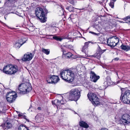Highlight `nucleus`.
I'll list each match as a JSON object with an SVG mask.
<instances>
[{
	"label": "nucleus",
	"mask_w": 130,
	"mask_h": 130,
	"mask_svg": "<svg viewBox=\"0 0 130 130\" xmlns=\"http://www.w3.org/2000/svg\"><path fill=\"white\" fill-rule=\"evenodd\" d=\"M77 73L76 68L71 70H67L61 71L59 76L62 79L69 82H72L74 79L75 74Z\"/></svg>",
	"instance_id": "obj_1"
},
{
	"label": "nucleus",
	"mask_w": 130,
	"mask_h": 130,
	"mask_svg": "<svg viewBox=\"0 0 130 130\" xmlns=\"http://www.w3.org/2000/svg\"><path fill=\"white\" fill-rule=\"evenodd\" d=\"M47 12H45L43 9L40 7H37L35 10V13L37 17L41 22L44 23L46 21L45 14Z\"/></svg>",
	"instance_id": "obj_2"
},
{
	"label": "nucleus",
	"mask_w": 130,
	"mask_h": 130,
	"mask_svg": "<svg viewBox=\"0 0 130 130\" xmlns=\"http://www.w3.org/2000/svg\"><path fill=\"white\" fill-rule=\"evenodd\" d=\"M30 84L28 83H25L22 84L19 86L18 90L19 92L23 94H27L32 89Z\"/></svg>",
	"instance_id": "obj_3"
},
{
	"label": "nucleus",
	"mask_w": 130,
	"mask_h": 130,
	"mask_svg": "<svg viewBox=\"0 0 130 130\" xmlns=\"http://www.w3.org/2000/svg\"><path fill=\"white\" fill-rule=\"evenodd\" d=\"M80 96V91L77 89H72L70 92L68 98L71 101H77Z\"/></svg>",
	"instance_id": "obj_4"
},
{
	"label": "nucleus",
	"mask_w": 130,
	"mask_h": 130,
	"mask_svg": "<svg viewBox=\"0 0 130 130\" xmlns=\"http://www.w3.org/2000/svg\"><path fill=\"white\" fill-rule=\"evenodd\" d=\"M18 70L17 67L16 66L8 64L4 67L2 71L7 74L12 75L16 72Z\"/></svg>",
	"instance_id": "obj_5"
},
{
	"label": "nucleus",
	"mask_w": 130,
	"mask_h": 130,
	"mask_svg": "<svg viewBox=\"0 0 130 130\" xmlns=\"http://www.w3.org/2000/svg\"><path fill=\"white\" fill-rule=\"evenodd\" d=\"M120 100L124 103H130V91H126L124 94H122Z\"/></svg>",
	"instance_id": "obj_6"
},
{
	"label": "nucleus",
	"mask_w": 130,
	"mask_h": 130,
	"mask_svg": "<svg viewBox=\"0 0 130 130\" xmlns=\"http://www.w3.org/2000/svg\"><path fill=\"white\" fill-rule=\"evenodd\" d=\"M87 96L89 99L95 106L99 104V99L94 93H88Z\"/></svg>",
	"instance_id": "obj_7"
},
{
	"label": "nucleus",
	"mask_w": 130,
	"mask_h": 130,
	"mask_svg": "<svg viewBox=\"0 0 130 130\" xmlns=\"http://www.w3.org/2000/svg\"><path fill=\"white\" fill-rule=\"evenodd\" d=\"M121 124L126 125L130 123V116L127 113L123 115L120 120Z\"/></svg>",
	"instance_id": "obj_8"
},
{
	"label": "nucleus",
	"mask_w": 130,
	"mask_h": 130,
	"mask_svg": "<svg viewBox=\"0 0 130 130\" xmlns=\"http://www.w3.org/2000/svg\"><path fill=\"white\" fill-rule=\"evenodd\" d=\"M59 78L57 76L55 75H51L47 80V83L50 84H56L59 80Z\"/></svg>",
	"instance_id": "obj_9"
},
{
	"label": "nucleus",
	"mask_w": 130,
	"mask_h": 130,
	"mask_svg": "<svg viewBox=\"0 0 130 130\" xmlns=\"http://www.w3.org/2000/svg\"><path fill=\"white\" fill-rule=\"evenodd\" d=\"M7 101L10 103H12L14 102L16 98V95L13 94L11 92L7 93L6 95Z\"/></svg>",
	"instance_id": "obj_10"
},
{
	"label": "nucleus",
	"mask_w": 130,
	"mask_h": 130,
	"mask_svg": "<svg viewBox=\"0 0 130 130\" xmlns=\"http://www.w3.org/2000/svg\"><path fill=\"white\" fill-rule=\"evenodd\" d=\"M90 78L92 81L95 82L99 79L100 76H97L94 72L91 71L90 72Z\"/></svg>",
	"instance_id": "obj_11"
},
{
	"label": "nucleus",
	"mask_w": 130,
	"mask_h": 130,
	"mask_svg": "<svg viewBox=\"0 0 130 130\" xmlns=\"http://www.w3.org/2000/svg\"><path fill=\"white\" fill-rule=\"evenodd\" d=\"M103 52V51H102L100 48V47L99 46L98 50L96 53L92 55V56L94 57L99 59L101 57V55Z\"/></svg>",
	"instance_id": "obj_12"
},
{
	"label": "nucleus",
	"mask_w": 130,
	"mask_h": 130,
	"mask_svg": "<svg viewBox=\"0 0 130 130\" xmlns=\"http://www.w3.org/2000/svg\"><path fill=\"white\" fill-rule=\"evenodd\" d=\"M33 57L31 53H27L26 54L24 55V57L22 58V60L24 61H28L31 59Z\"/></svg>",
	"instance_id": "obj_13"
},
{
	"label": "nucleus",
	"mask_w": 130,
	"mask_h": 130,
	"mask_svg": "<svg viewBox=\"0 0 130 130\" xmlns=\"http://www.w3.org/2000/svg\"><path fill=\"white\" fill-rule=\"evenodd\" d=\"M108 45L111 47H113L117 45V43L113 41L112 38H109L107 41Z\"/></svg>",
	"instance_id": "obj_14"
},
{
	"label": "nucleus",
	"mask_w": 130,
	"mask_h": 130,
	"mask_svg": "<svg viewBox=\"0 0 130 130\" xmlns=\"http://www.w3.org/2000/svg\"><path fill=\"white\" fill-rule=\"evenodd\" d=\"M20 42H15L14 44V47L15 48H19L25 42V40L23 41V39H21L20 41Z\"/></svg>",
	"instance_id": "obj_15"
},
{
	"label": "nucleus",
	"mask_w": 130,
	"mask_h": 130,
	"mask_svg": "<svg viewBox=\"0 0 130 130\" xmlns=\"http://www.w3.org/2000/svg\"><path fill=\"white\" fill-rule=\"evenodd\" d=\"M35 119L38 122H41L43 120V116L41 114L39 113L35 117Z\"/></svg>",
	"instance_id": "obj_16"
},
{
	"label": "nucleus",
	"mask_w": 130,
	"mask_h": 130,
	"mask_svg": "<svg viewBox=\"0 0 130 130\" xmlns=\"http://www.w3.org/2000/svg\"><path fill=\"white\" fill-rule=\"evenodd\" d=\"M79 124L81 127L86 128H88L89 127L88 124L87 123L82 121H81L79 122Z\"/></svg>",
	"instance_id": "obj_17"
},
{
	"label": "nucleus",
	"mask_w": 130,
	"mask_h": 130,
	"mask_svg": "<svg viewBox=\"0 0 130 130\" xmlns=\"http://www.w3.org/2000/svg\"><path fill=\"white\" fill-rule=\"evenodd\" d=\"M120 47L122 50H124L126 51L130 50V46L127 45H124L122 44L120 46Z\"/></svg>",
	"instance_id": "obj_18"
},
{
	"label": "nucleus",
	"mask_w": 130,
	"mask_h": 130,
	"mask_svg": "<svg viewBox=\"0 0 130 130\" xmlns=\"http://www.w3.org/2000/svg\"><path fill=\"white\" fill-rule=\"evenodd\" d=\"M90 42H86L85 43L84 45L83 46L82 51L84 52H85L87 50L88 46V45Z\"/></svg>",
	"instance_id": "obj_19"
},
{
	"label": "nucleus",
	"mask_w": 130,
	"mask_h": 130,
	"mask_svg": "<svg viewBox=\"0 0 130 130\" xmlns=\"http://www.w3.org/2000/svg\"><path fill=\"white\" fill-rule=\"evenodd\" d=\"M52 103L53 105H55L56 106H59L61 104V101L57 99L52 101Z\"/></svg>",
	"instance_id": "obj_20"
},
{
	"label": "nucleus",
	"mask_w": 130,
	"mask_h": 130,
	"mask_svg": "<svg viewBox=\"0 0 130 130\" xmlns=\"http://www.w3.org/2000/svg\"><path fill=\"white\" fill-rule=\"evenodd\" d=\"M62 51L63 52V55H64L66 58H70L73 55L70 52H68L66 54H64V52H66L64 51L63 50Z\"/></svg>",
	"instance_id": "obj_21"
},
{
	"label": "nucleus",
	"mask_w": 130,
	"mask_h": 130,
	"mask_svg": "<svg viewBox=\"0 0 130 130\" xmlns=\"http://www.w3.org/2000/svg\"><path fill=\"white\" fill-rule=\"evenodd\" d=\"M41 51L43 53L47 55H48L50 53V50L49 49H45L42 48L41 49Z\"/></svg>",
	"instance_id": "obj_22"
},
{
	"label": "nucleus",
	"mask_w": 130,
	"mask_h": 130,
	"mask_svg": "<svg viewBox=\"0 0 130 130\" xmlns=\"http://www.w3.org/2000/svg\"><path fill=\"white\" fill-rule=\"evenodd\" d=\"M28 128L26 127V126L22 124L19 126L18 127L19 130H25Z\"/></svg>",
	"instance_id": "obj_23"
},
{
	"label": "nucleus",
	"mask_w": 130,
	"mask_h": 130,
	"mask_svg": "<svg viewBox=\"0 0 130 130\" xmlns=\"http://www.w3.org/2000/svg\"><path fill=\"white\" fill-rule=\"evenodd\" d=\"M5 125V127H6V128H5L4 130H7V129L9 128L12 126L11 124L9 122H7Z\"/></svg>",
	"instance_id": "obj_24"
},
{
	"label": "nucleus",
	"mask_w": 130,
	"mask_h": 130,
	"mask_svg": "<svg viewBox=\"0 0 130 130\" xmlns=\"http://www.w3.org/2000/svg\"><path fill=\"white\" fill-rule=\"evenodd\" d=\"M77 17V15L76 14H72L70 15L69 18H70L71 21H72V20L76 18Z\"/></svg>",
	"instance_id": "obj_25"
},
{
	"label": "nucleus",
	"mask_w": 130,
	"mask_h": 130,
	"mask_svg": "<svg viewBox=\"0 0 130 130\" xmlns=\"http://www.w3.org/2000/svg\"><path fill=\"white\" fill-rule=\"evenodd\" d=\"M18 115L19 117H21L22 118L24 119L27 121V119L26 118V117L24 114L22 113H20Z\"/></svg>",
	"instance_id": "obj_26"
},
{
	"label": "nucleus",
	"mask_w": 130,
	"mask_h": 130,
	"mask_svg": "<svg viewBox=\"0 0 130 130\" xmlns=\"http://www.w3.org/2000/svg\"><path fill=\"white\" fill-rule=\"evenodd\" d=\"M60 8L61 9V10H60V12L61 13V14H60V15H63L64 13V10L63 8L62 7V6H61L60 7Z\"/></svg>",
	"instance_id": "obj_27"
},
{
	"label": "nucleus",
	"mask_w": 130,
	"mask_h": 130,
	"mask_svg": "<svg viewBox=\"0 0 130 130\" xmlns=\"http://www.w3.org/2000/svg\"><path fill=\"white\" fill-rule=\"evenodd\" d=\"M67 38L66 37H63L62 38H61L60 37L58 36L57 40H56L57 41H61L62 39Z\"/></svg>",
	"instance_id": "obj_28"
},
{
	"label": "nucleus",
	"mask_w": 130,
	"mask_h": 130,
	"mask_svg": "<svg viewBox=\"0 0 130 130\" xmlns=\"http://www.w3.org/2000/svg\"><path fill=\"white\" fill-rule=\"evenodd\" d=\"M109 5L112 8H113L114 7V3H113V2H112L111 1L109 4Z\"/></svg>",
	"instance_id": "obj_29"
},
{
	"label": "nucleus",
	"mask_w": 130,
	"mask_h": 130,
	"mask_svg": "<svg viewBox=\"0 0 130 130\" xmlns=\"http://www.w3.org/2000/svg\"><path fill=\"white\" fill-rule=\"evenodd\" d=\"M49 36H53V38L54 39H55L56 40H57V38L58 36H55V35H49Z\"/></svg>",
	"instance_id": "obj_30"
},
{
	"label": "nucleus",
	"mask_w": 130,
	"mask_h": 130,
	"mask_svg": "<svg viewBox=\"0 0 130 130\" xmlns=\"http://www.w3.org/2000/svg\"><path fill=\"white\" fill-rule=\"evenodd\" d=\"M103 87H99V89L100 90H103L105 88L104 86H103Z\"/></svg>",
	"instance_id": "obj_31"
},
{
	"label": "nucleus",
	"mask_w": 130,
	"mask_h": 130,
	"mask_svg": "<svg viewBox=\"0 0 130 130\" xmlns=\"http://www.w3.org/2000/svg\"><path fill=\"white\" fill-rule=\"evenodd\" d=\"M73 7H72V8H69V11H72V9H73Z\"/></svg>",
	"instance_id": "obj_32"
},
{
	"label": "nucleus",
	"mask_w": 130,
	"mask_h": 130,
	"mask_svg": "<svg viewBox=\"0 0 130 130\" xmlns=\"http://www.w3.org/2000/svg\"><path fill=\"white\" fill-rule=\"evenodd\" d=\"M101 130H108L107 128H103L101 129Z\"/></svg>",
	"instance_id": "obj_33"
},
{
	"label": "nucleus",
	"mask_w": 130,
	"mask_h": 130,
	"mask_svg": "<svg viewBox=\"0 0 130 130\" xmlns=\"http://www.w3.org/2000/svg\"><path fill=\"white\" fill-rule=\"evenodd\" d=\"M90 33H91L92 34H94V35H96V34L94 32H92V31H90L89 32Z\"/></svg>",
	"instance_id": "obj_34"
},
{
	"label": "nucleus",
	"mask_w": 130,
	"mask_h": 130,
	"mask_svg": "<svg viewBox=\"0 0 130 130\" xmlns=\"http://www.w3.org/2000/svg\"><path fill=\"white\" fill-rule=\"evenodd\" d=\"M70 3L73 5L74 4V3L73 0H72L70 1Z\"/></svg>",
	"instance_id": "obj_35"
},
{
	"label": "nucleus",
	"mask_w": 130,
	"mask_h": 130,
	"mask_svg": "<svg viewBox=\"0 0 130 130\" xmlns=\"http://www.w3.org/2000/svg\"><path fill=\"white\" fill-rule=\"evenodd\" d=\"M72 45H68V47L69 48H71L72 47Z\"/></svg>",
	"instance_id": "obj_36"
},
{
	"label": "nucleus",
	"mask_w": 130,
	"mask_h": 130,
	"mask_svg": "<svg viewBox=\"0 0 130 130\" xmlns=\"http://www.w3.org/2000/svg\"><path fill=\"white\" fill-rule=\"evenodd\" d=\"M9 2H12L14 1V0H7Z\"/></svg>",
	"instance_id": "obj_37"
},
{
	"label": "nucleus",
	"mask_w": 130,
	"mask_h": 130,
	"mask_svg": "<svg viewBox=\"0 0 130 130\" xmlns=\"http://www.w3.org/2000/svg\"><path fill=\"white\" fill-rule=\"evenodd\" d=\"M115 60H117V61H118L119 59L118 58H115Z\"/></svg>",
	"instance_id": "obj_38"
},
{
	"label": "nucleus",
	"mask_w": 130,
	"mask_h": 130,
	"mask_svg": "<svg viewBox=\"0 0 130 130\" xmlns=\"http://www.w3.org/2000/svg\"><path fill=\"white\" fill-rule=\"evenodd\" d=\"M41 107H38V110H41Z\"/></svg>",
	"instance_id": "obj_39"
},
{
	"label": "nucleus",
	"mask_w": 130,
	"mask_h": 130,
	"mask_svg": "<svg viewBox=\"0 0 130 130\" xmlns=\"http://www.w3.org/2000/svg\"><path fill=\"white\" fill-rule=\"evenodd\" d=\"M116 0H113L112 1H111L112 2H113V3H114V2H115Z\"/></svg>",
	"instance_id": "obj_40"
},
{
	"label": "nucleus",
	"mask_w": 130,
	"mask_h": 130,
	"mask_svg": "<svg viewBox=\"0 0 130 130\" xmlns=\"http://www.w3.org/2000/svg\"><path fill=\"white\" fill-rule=\"evenodd\" d=\"M2 9H3L2 8H0V13H1L2 12L1 11L2 10Z\"/></svg>",
	"instance_id": "obj_41"
},
{
	"label": "nucleus",
	"mask_w": 130,
	"mask_h": 130,
	"mask_svg": "<svg viewBox=\"0 0 130 130\" xmlns=\"http://www.w3.org/2000/svg\"><path fill=\"white\" fill-rule=\"evenodd\" d=\"M74 113H75V114H76V113H76V112H75V111H74Z\"/></svg>",
	"instance_id": "obj_42"
},
{
	"label": "nucleus",
	"mask_w": 130,
	"mask_h": 130,
	"mask_svg": "<svg viewBox=\"0 0 130 130\" xmlns=\"http://www.w3.org/2000/svg\"><path fill=\"white\" fill-rule=\"evenodd\" d=\"M1 0H0V3H1Z\"/></svg>",
	"instance_id": "obj_43"
},
{
	"label": "nucleus",
	"mask_w": 130,
	"mask_h": 130,
	"mask_svg": "<svg viewBox=\"0 0 130 130\" xmlns=\"http://www.w3.org/2000/svg\"><path fill=\"white\" fill-rule=\"evenodd\" d=\"M121 22H122V23H123V22L124 23V22H122V21Z\"/></svg>",
	"instance_id": "obj_44"
},
{
	"label": "nucleus",
	"mask_w": 130,
	"mask_h": 130,
	"mask_svg": "<svg viewBox=\"0 0 130 130\" xmlns=\"http://www.w3.org/2000/svg\"><path fill=\"white\" fill-rule=\"evenodd\" d=\"M117 75H118V74H117Z\"/></svg>",
	"instance_id": "obj_45"
}]
</instances>
